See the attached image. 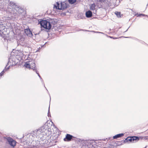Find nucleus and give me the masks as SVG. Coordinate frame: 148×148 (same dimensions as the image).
<instances>
[{
	"instance_id": "20",
	"label": "nucleus",
	"mask_w": 148,
	"mask_h": 148,
	"mask_svg": "<svg viewBox=\"0 0 148 148\" xmlns=\"http://www.w3.org/2000/svg\"><path fill=\"white\" fill-rule=\"evenodd\" d=\"M5 70H3L0 73V75L1 76V77L3 75L4 73L5 72Z\"/></svg>"
},
{
	"instance_id": "18",
	"label": "nucleus",
	"mask_w": 148,
	"mask_h": 148,
	"mask_svg": "<svg viewBox=\"0 0 148 148\" xmlns=\"http://www.w3.org/2000/svg\"><path fill=\"white\" fill-rule=\"evenodd\" d=\"M115 14L118 17H120L121 16H120V12H115Z\"/></svg>"
},
{
	"instance_id": "2",
	"label": "nucleus",
	"mask_w": 148,
	"mask_h": 148,
	"mask_svg": "<svg viewBox=\"0 0 148 148\" xmlns=\"http://www.w3.org/2000/svg\"><path fill=\"white\" fill-rule=\"evenodd\" d=\"M24 66L27 68L31 69L34 71L36 70V64L34 60H32L31 61L26 62Z\"/></svg>"
},
{
	"instance_id": "22",
	"label": "nucleus",
	"mask_w": 148,
	"mask_h": 148,
	"mask_svg": "<svg viewBox=\"0 0 148 148\" xmlns=\"http://www.w3.org/2000/svg\"><path fill=\"white\" fill-rule=\"evenodd\" d=\"M22 45H23V46L24 47H29V46L26 43H25V44H23V45H22Z\"/></svg>"
},
{
	"instance_id": "6",
	"label": "nucleus",
	"mask_w": 148,
	"mask_h": 148,
	"mask_svg": "<svg viewBox=\"0 0 148 148\" xmlns=\"http://www.w3.org/2000/svg\"><path fill=\"white\" fill-rule=\"evenodd\" d=\"M111 3H110V0H106L104 3V5H101L100 8H101L106 10L111 6Z\"/></svg>"
},
{
	"instance_id": "30",
	"label": "nucleus",
	"mask_w": 148,
	"mask_h": 148,
	"mask_svg": "<svg viewBox=\"0 0 148 148\" xmlns=\"http://www.w3.org/2000/svg\"><path fill=\"white\" fill-rule=\"evenodd\" d=\"M128 29L125 31V32H126L127 31V30H128Z\"/></svg>"
},
{
	"instance_id": "23",
	"label": "nucleus",
	"mask_w": 148,
	"mask_h": 148,
	"mask_svg": "<svg viewBox=\"0 0 148 148\" xmlns=\"http://www.w3.org/2000/svg\"><path fill=\"white\" fill-rule=\"evenodd\" d=\"M6 65V66H7ZM10 66H8V67L6 68V66L5 67V68L4 69V70H5V71L6 72L10 68Z\"/></svg>"
},
{
	"instance_id": "27",
	"label": "nucleus",
	"mask_w": 148,
	"mask_h": 148,
	"mask_svg": "<svg viewBox=\"0 0 148 148\" xmlns=\"http://www.w3.org/2000/svg\"><path fill=\"white\" fill-rule=\"evenodd\" d=\"M147 16V15H146L144 14H141L138 15V16Z\"/></svg>"
},
{
	"instance_id": "1",
	"label": "nucleus",
	"mask_w": 148,
	"mask_h": 148,
	"mask_svg": "<svg viewBox=\"0 0 148 148\" xmlns=\"http://www.w3.org/2000/svg\"><path fill=\"white\" fill-rule=\"evenodd\" d=\"M53 19H51L49 21L46 20H42L39 23L42 27H43L49 30L51 29L52 24H53Z\"/></svg>"
},
{
	"instance_id": "28",
	"label": "nucleus",
	"mask_w": 148,
	"mask_h": 148,
	"mask_svg": "<svg viewBox=\"0 0 148 148\" xmlns=\"http://www.w3.org/2000/svg\"><path fill=\"white\" fill-rule=\"evenodd\" d=\"M124 37L125 38H130V37Z\"/></svg>"
},
{
	"instance_id": "14",
	"label": "nucleus",
	"mask_w": 148,
	"mask_h": 148,
	"mask_svg": "<svg viewBox=\"0 0 148 148\" xmlns=\"http://www.w3.org/2000/svg\"><path fill=\"white\" fill-rule=\"evenodd\" d=\"M124 135V134L123 133L119 134H116L113 137L114 139H116L117 138L121 137Z\"/></svg>"
},
{
	"instance_id": "10",
	"label": "nucleus",
	"mask_w": 148,
	"mask_h": 148,
	"mask_svg": "<svg viewBox=\"0 0 148 148\" xmlns=\"http://www.w3.org/2000/svg\"><path fill=\"white\" fill-rule=\"evenodd\" d=\"M24 32L26 35L29 37L32 36L33 35L31 31L29 29H24Z\"/></svg>"
},
{
	"instance_id": "33",
	"label": "nucleus",
	"mask_w": 148,
	"mask_h": 148,
	"mask_svg": "<svg viewBox=\"0 0 148 148\" xmlns=\"http://www.w3.org/2000/svg\"><path fill=\"white\" fill-rule=\"evenodd\" d=\"M38 51V50H37V51Z\"/></svg>"
},
{
	"instance_id": "4",
	"label": "nucleus",
	"mask_w": 148,
	"mask_h": 148,
	"mask_svg": "<svg viewBox=\"0 0 148 148\" xmlns=\"http://www.w3.org/2000/svg\"><path fill=\"white\" fill-rule=\"evenodd\" d=\"M40 129L41 130L42 132L43 135H45L46 134L47 135L49 134L50 132L49 130L50 128H49L48 126L46 124L40 127Z\"/></svg>"
},
{
	"instance_id": "16",
	"label": "nucleus",
	"mask_w": 148,
	"mask_h": 148,
	"mask_svg": "<svg viewBox=\"0 0 148 148\" xmlns=\"http://www.w3.org/2000/svg\"><path fill=\"white\" fill-rule=\"evenodd\" d=\"M96 5L95 3L92 4L90 6V9L92 10H95Z\"/></svg>"
},
{
	"instance_id": "8",
	"label": "nucleus",
	"mask_w": 148,
	"mask_h": 148,
	"mask_svg": "<svg viewBox=\"0 0 148 148\" xmlns=\"http://www.w3.org/2000/svg\"><path fill=\"white\" fill-rule=\"evenodd\" d=\"M16 12V14H20L22 13L24 11V9L20 7L18 5V6L16 8V10H15Z\"/></svg>"
},
{
	"instance_id": "12",
	"label": "nucleus",
	"mask_w": 148,
	"mask_h": 148,
	"mask_svg": "<svg viewBox=\"0 0 148 148\" xmlns=\"http://www.w3.org/2000/svg\"><path fill=\"white\" fill-rule=\"evenodd\" d=\"M86 16L88 18L91 17L92 16V12L90 10H88L86 13Z\"/></svg>"
},
{
	"instance_id": "17",
	"label": "nucleus",
	"mask_w": 148,
	"mask_h": 148,
	"mask_svg": "<svg viewBox=\"0 0 148 148\" xmlns=\"http://www.w3.org/2000/svg\"><path fill=\"white\" fill-rule=\"evenodd\" d=\"M76 0H68L69 2L71 4H73L76 1Z\"/></svg>"
},
{
	"instance_id": "25",
	"label": "nucleus",
	"mask_w": 148,
	"mask_h": 148,
	"mask_svg": "<svg viewBox=\"0 0 148 148\" xmlns=\"http://www.w3.org/2000/svg\"><path fill=\"white\" fill-rule=\"evenodd\" d=\"M48 116H51V114L49 112V107L48 112Z\"/></svg>"
},
{
	"instance_id": "15",
	"label": "nucleus",
	"mask_w": 148,
	"mask_h": 148,
	"mask_svg": "<svg viewBox=\"0 0 148 148\" xmlns=\"http://www.w3.org/2000/svg\"><path fill=\"white\" fill-rule=\"evenodd\" d=\"M5 27L3 25L0 24V34L3 33V31H5Z\"/></svg>"
},
{
	"instance_id": "7",
	"label": "nucleus",
	"mask_w": 148,
	"mask_h": 148,
	"mask_svg": "<svg viewBox=\"0 0 148 148\" xmlns=\"http://www.w3.org/2000/svg\"><path fill=\"white\" fill-rule=\"evenodd\" d=\"M6 139L8 142V144L11 146L14 147L16 146V142L13 138L10 137H7L6 138Z\"/></svg>"
},
{
	"instance_id": "5",
	"label": "nucleus",
	"mask_w": 148,
	"mask_h": 148,
	"mask_svg": "<svg viewBox=\"0 0 148 148\" xmlns=\"http://www.w3.org/2000/svg\"><path fill=\"white\" fill-rule=\"evenodd\" d=\"M139 140V138L138 136L128 137L125 139L124 141L125 143L128 142L135 143L138 140Z\"/></svg>"
},
{
	"instance_id": "11",
	"label": "nucleus",
	"mask_w": 148,
	"mask_h": 148,
	"mask_svg": "<svg viewBox=\"0 0 148 148\" xmlns=\"http://www.w3.org/2000/svg\"><path fill=\"white\" fill-rule=\"evenodd\" d=\"M9 5L12 8L14 9L15 10L16 8L18 6V5H17L16 3L12 1H10L9 3Z\"/></svg>"
},
{
	"instance_id": "26",
	"label": "nucleus",
	"mask_w": 148,
	"mask_h": 148,
	"mask_svg": "<svg viewBox=\"0 0 148 148\" xmlns=\"http://www.w3.org/2000/svg\"><path fill=\"white\" fill-rule=\"evenodd\" d=\"M91 32H94L95 33H101V34H103V33L101 32H95V31H92Z\"/></svg>"
},
{
	"instance_id": "9",
	"label": "nucleus",
	"mask_w": 148,
	"mask_h": 148,
	"mask_svg": "<svg viewBox=\"0 0 148 148\" xmlns=\"http://www.w3.org/2000/svg\"><path fill=\"white\" fill-rule=\"evenodd\" d=\"M74 137L69 134H67L66 136V137L64 139V140L65 141H71Z\"/></svg>"
},
{
	"instance_id": "19",
	"label": "nucleus",
	"mask_w": 148,
	"mask_h": 148,
	"mask_svg": "<svg viewBox=\"0 0 148 148\" xmlns=\"http://www.w3.org/2000/svg\"><path fill=\"white\" fill-rule=\"evenodd\" d=\"M32 143L30 145L29 144L28 146L27 147V148H34V145H32Z\"/></svg>"
},
{
	"instance_id": "21",
	"label": "nucleus",
	"mask_w": 148,
	"mask_h": 148,
	"mask_svg": "<svg viewBox=\"0 0 148 148\" xmlns=\"http://www.w3.org/2000/svg\"><path fill=\"white\" fill-rule=\"evenodd\" d=\"M35 71H36V73L38 74V76L40 78V79L42 81H43V80L42 79V78L40 76V75L38 73V71L36 70H35Z\"/></svg>"
},
{
	"instance_id": "31",
	"label": "nucleus",
	"mask_w": 148,
	"mask_h": 148,
	"mask_svg": "<svg viewBox=\"0 0 148 148\" xmlns=\"http://www.w3.org/2000/svg\"><path fill=\"white\" fill-rule=\"evenodd\" d=\"M110 37V38H112V37Z\"/></svg>"
},
{
	"instance_id": "32",
	"label": "nucleus",
	"mask_w": 148,
	"mask_h": 148,
	"mask_svg": "<svg viewBox=\"0 0 148 148\" xmlns=\"http://www.w3.org/2000/svg\"><path fill=\"white\" fill-rule=\"evenodd\" d=\"M116 38H114V39H116Z\"/></svg>"
},
{
	"instance_id": "3",
	"label": "nucleus",
	"mask_w": 148,
	"mask_h": 148,
	"mask_svg": "<svg viewBox=\"0 0 148 148\" xmlns=\"http://www.w3.org/2000/svg\"><path fill=\"white\" fill-rule=\"evenodd\" d=\"M56 9L62 10L66 9L67 8L66 3L64 2L60 3V4L58 2H57L56 4L54 5V8Z\"/></svg>"
},
{
	"instance_id": "13",
	"label": "nucleus",
	"mask_w": 148,
	"mask_h": 148,
	"mask_svg": "<svg viewBox=\"0 0 148 148\" xmlns=\"http://www.w3.org/2000/svg\"><path fill=\"white\" fill-rule=\"evenodd\" d=\"M34 132L36 134L37 136L39 135L40 134H41L42 132L41 130H40L39 128L38 129L34 131Z\"/></svg>"
},
{
	"instance_id": "24",
	"label": "nucleus",
	"mask_w": 148,
	"mask_h": 148,
	"mask_svg": "<svg viewBox=\"0 0 148 148\" xmlns=\"http://www.w3.org/2000/svg\"><path fill=\"white\" fill-rule=\"evenodd\" d=\"M105 0H97V2L102 3L104 2Z\"/></svg>"
},
{
	"instance_id": "29",
	"label": "nucleus",
	"mask_w": 148,
	"mask_h": 148,
	"mask_svg": "<svg viewBox=\"0 0 148 148\" xmlns=\"http://www.w3.org/2000/svg\"><path fill=\"white\" fill-rule=\"evenodd\" d=\"M9 63V61L8 62V64Z\"/></svg>"
}]
</instances>
